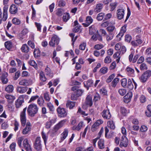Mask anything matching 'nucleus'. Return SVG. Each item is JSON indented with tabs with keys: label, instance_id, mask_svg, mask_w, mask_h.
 <instances>
[{
	"label": "nucleus",
	"instance_id": "nucleus-12",
	"mask_svg": "<svg viewBox=\"0 0 151 151\" xmlns=\"http://www.w3.org/2000/svg\"><path fill=\"white\" fill-rule=\"evenodd\" d=\"M124 10L123 9H119L116 11V16L118 18L121 19L124 17Z\"/></svg>",
	"mask_w": 151,
	"mask_h": 151
},
{
	"label": "nucleus",
	"instance_id": "nucleus-28",
	"mask_svg": "<svg viewBox=\"0 0 151 151\" xmlns=\"http://www.w3.org/2000/svg\"><path fill=\"white\" fill-rule=\"evenodd\" d=\"M75 102L68 101H67L66 106L67 107L69 108L70 109H72L74 107Z\"/></svg>",
	"mask_w": 151,
	"mask_h": 151
},
{
	"label": "nucleus",
	"instance_id": "nucleus-3",
	"mask_svg": "<svg viewBox=\"0 0 151 151\" xmlns=\"http://www.w3.org/2000/svg\"><path fill=\"white\" fill-rule=\"evenodd\" d=\"M8 7L4 6L2 14L1 9L0 8V24L2 23V21H5L7 18Z\"/></svg>",
	"mask_w": 151,
	"mask_h": 151
},
{
	"label": "nucleus",
	"instance_id": "nucleus-5",
	"mask_svg": "<svg viewBox=\"0 0 151 151\" xmlns=\"http://www.w3.org/2000/svg\"><path fill=\"white\" fill-rule=\"evenodd\" d=\"M59 42V39L58 37L56 35H54L52 37L49 44L51 46L54 47L55 45H58Z\"/></svg>",
	"mask_w": 151,
	"mask_h": 151
},
{
	"label": "nucleus",
	"instance_id": "nucleus-57",
	"mask_svg": "<svg viewBox=\"0 0 151 151\" xmlns=\"http://www.w3.org/2000/svg\"><path fill=\"white\" fill-rule=\"evenodd\" d=\"M99 126L95 123L92 126L91 130L92 132L96 131L99 128Z\"/></svg>",
	"mask_w": 151,
	"mask_h": 151
},
{
	"label": "nucleus",
	"instance_id": "nucleus-36",
	"mask_svg": "<svg viewBox=\"0 0 151 151\" xmlns=\"http://www.w3.org/2000/svg\"><path fill=\"white\" fill-rule=\"evenodd\" d=\"M4 45L5 47L8 50H10L12 47V45L11 42L7 41L5 42Z\"/></svg>",
	"mask_w": 151,
	"mask_h": 151
},
{
	"label": "nucleus",
	"instance_id": "nucleus-54",
	"mask_svg": "<svg viewBox=\"0 0 151 151\" xmlns=\"http://www.w3.org/2000/svg\"><path fill=\"white\" fill-rule=\"evenodd\" d=\"M89 34L91 35H93L95 29L93 26L92 25L89 27Z\"/></svg>",
	"mask_w": 151,
	"mask_h": 151
},
{
	"label": "nucleus",
	"instance_id": "nucleus-10",
	"mask_svg": "<svg viewBox=\"0 0 151 151\" xmlns=\"http://www.w3.org/2000/svg\"><path fill=\"white\" fill-rule=\"evenodd\" d=\"M102 117L105 119H109L110 118L111 115L109 109L104 110L101 113Z\"/></svg>",
	"mask_w": 151,
	"mask_h": 151
},
{
	"label": "nucleus",
	"instance_id": "nucleus-45",
	"mask_svg": "<svg viewBox=\"0 0 151 151\" xmlns=\"http://www.w3.org/2000/svg\"><path fill=\"white\" fill-rule=\"evenodd\" d=\"M12 22L13 24L17 25L20 24L21 23L20 20L16 18H14L12 19Z\"/></svg>",
	"mask_w": 151,
	"mask_h": 151
},
{
	"label": "nucleus",
	"instance_id": "nucleus-29",
	"mask_svg": "<svg viewBox=\"0 0 151 151\" xmlns=\"http://www.w3.org/2000/svg\"><path fill=\"white\" fill-rule=\"evenodd\" d=\"M45 72L46 74L50 78H52L53 76V74L52 73L51 71L50 68L47 66L45 70Z\"/></svg>",
	"mask_w": 151,
	"mask_h": 151
},
{
	"label": "nucleus",
	"instance_id": "nucleus-37",
	"mask_svg": "<svg viewBox=\"0 0 151 151\" xmlns=\"http://www.w3.org/2000/svg\"><path fill=\"white\" fill-rule=\"evenodd\" d=\"M107 124L108 127L111 129H114L115 128V125L113 121H111L108 122Z\"/></svg>",
	"mask_w": 151,
	"mask_h": 151
},
{
	"label": "nucleus",
	"instance_id": "nucleus-15",
	"mask_svg": "<svg viewBox=\"0 0 151 151\" xmlns=\"http://www.w3.org/2000/svg\"><path fill=\"white\" fill-rule=\"evenodd\" d=\"M84 92V90L81 89H78L75 92L76 95V96L73 95H72L71 97V99L72 100H75L76 99L77 97L81 96Z\"/></svg>",
	"mask_w": 151,
	"mask_h": 151
},
{
	"label": "nucleus",
	"instance_id": "nucleus-50",
	"mask_svg": "<svg viewBox=\"0 0 151 151\" xmlns=\"http://www.w3.org/2000/svg\"><path fill=\"white\" fill-rule=\"evenodd\" d=\"M104 14L102 13H101L99 14L96 17V19L98 21L102 20L104 17Z\"/></svg>",
	"mask_w": 151,
	"mask_h": 151
},
{
	"label": "nucleus",
	"instance_id": "nucleus-27",
	"mask_svg": "<svg viewBox=\"0 0 151 151\" xmlns=\"http://www.w3.org/2000/svg\"><path fill=\"white\" fill-rule=\"evenodd\" d=\"M84 86L88 88L89 87L92 86L93 85V81L91 79H90L86 81H85L84 83Z\"/></svg>",
	"mask_w": 151,
	"mask_h": 151
},
{
	"label": "nucleus",
	"instance_id": "nucleus-32",
	"mask_svg": "<svg viewBox=\"0 0 151 151\" xmlns=\"http://www.w3.org/2000/svg\"><path fill=\"white\" fill-rule=\"evenodd\" d=\"M70 18L69 14L67 12L64 13L63 17V20L64 22H66Z\"/></svg>",
	"mask_w": 151,
	"mask_h": 151
},
{
	"label": "nucleus",
	"instance_id": "nucleus-42",
	"mask_svg": "<svg viewBox=\"0 0 151 151\" xmlns=\"http://www.w3.org/2000/svg\"><path fill=\"white\" fill-rule=\"evenodd\" d=\"M23 102L22 100H20V99L17 100L15 103V105L17 108H19L22 105Z\"/></svg>",
	"mask_w": 151,
	"mask_h": 151
},
{
	"label": "nucleus",
	"instance_id": "nucleus-11",
	"mask_svg": "<svg viewBox=\"0 0 151 151\" xmlns=\"http://www.w3.org/2000/svg\"><path fill=\"white\" fill-rule=\"evenodd\" d=\"M31 123L29 122H27L26 126L22 131V133L24 135L27 134H28L31 131Z\"/></svg>",
	"mask_w": 151,
	"mask_h": 151
},
{
	"label": "nucleus",
	"instance_id": "nucleus-23",
	"mask_svg": "<svg viewBox=\"0 0 151 151\" xmlns=\"http://www.w3.org/2000/svg\"><path fill=\"white\" fill-rule=\"evenodd\" d=\"M126 25H125L122 27L120 32L116 36L117 37H119L120 36L122 37L124 35V33H125L126 31Z\"/></svg>",
	"mask_w": 151,
	"mask_h": 151
},
{
	"label": "nucleus",
	"instance_id": "nucleus-58",
	"mask_svg": "<svg viewBox=\"0 0 151 151\" xmlns=\"http://www.w3.org/2000/svg\"><path fill=\"white\" fill-rule=\"evenodd\" d=\"M115 74L114 73L110 75L107 79L106 80V82L108 83L110 82L115 77Z\"/></svg>",
	"mask_w": 151,
	"mask_h": 151
},
{
	"label": "nucleus",
	"instance_id": "nucleus-31",
	"mask_svg": "<svg viewBox=\"0 0 151 151\" xmlns=\"http://www.w3.org/2000/svg\"><path fill=\"white\" fill-rule=\"evenodd\" d=\"M102 6L103 5L101 4H97L96 5V8L94 9L95 12L98 13L101 12L103 8Z\"/></svg>",
	"mask_w": 151,
	"mask_h": 151
},
{
	"label": "nucleus",
	"instance_id": "nucleus-62",
	"mask_svg": "<svg viewBox=\"0 0 151 151\" xmlns=\"http://www.w3.org/2000/svg\"><path fill=\"white\" fill-rule=\"evenodd\" d=\"M132 97V92H128L127 94L124 97L125 98L129 100Z\"/></svg>",
	"mask_w": 151,
	"mask_h": 151
},
{
	"label": "nucleus",
	"instance_id": "nucleus-43",
	"mask_svg": "<svg viewBox=\"0 0 151 151\" xmlns=\"http://www.w3.org/2000/svg\"><path fill=\"white\" fill-rule=\"evenodd\" d=\"M44 103V100L42 97H40L37 99V103L39 106H42Z\"/></svg>",
	"mask_w": 151,
	"mask_h": 151
},
{
	"label": "nucleus",
	"instance_id": "nucleus-7",
	"mask_svg": "<svg viewBox=\"0 0 151 151\" xmlns=\"http://www.w3.org/2000/svg\"><path fill=\"white\" fill-rule=\"evenodd\" d=\"M128 140L125 135L122 136L120 140L119 146L121 147H126L128 145Z\"/></svg>",
	"mask_w": 151,
	"mask_h": 151
},
{
	"label": "nucleus",
	"instance_id": "nucleus-9",
	"mask_svg": "<svg viewBox=\"0 0 151 151\" xmlns=\"http://www.w3.org/2000/svg\"><path fill=\"white\" fill-rule=\"evenodd\" d=\"M57 111L59 116L60 117H64L67 115V113L65 109L63 108L58 107L57 109Z\"/></svg>",
	"mask_w": 151,
	"mask_h": 151
},
{
	"label": "nucleus",
	"instance_id": "nucleus-4",
	"mask_svg": "<svg viewBox=\"0 0 151 151\" xmlns=\"http://www.w3.org/2000/svg\"><path fill=\"white\" fill-rule=\"evenodd\" d=\"M34 148L37 151H41L42 145L41 139L40 137H37L35 139L34 145Z\"/></svg>",
	"mask_w": 151,
	"mask_h": 151
},
{
	"label": "nucleus",
	"instance_id": "nucleus-16",
	"mask_svg": "<svg viewBox=\"0 0 151 151\" xmlns=\"http://www.w3.org/2000/svg\"><path fill=\"white\" fill-rule=\"evenodd\" d=\"M66 122V119H64L60 121L54 127V129L55 131H57L60 128L62 127Z\"/></svg>",
	"mask_w": 151,
	"mask_h": 151
},
{
	"label": "nucleus",
	"instance_id": "nucleus-14",
	"mask_svg": "<svg viewBox=\"0 0 151 151\" xmlns=\"http://www.w3.org/2000/svg\"><path fill=\"white\" fill-rule=\"evenodd\" d=\"M93 19L91 16H88L86 17V23H83L82 25L85 27H88L93 22Z\"/></svg>",
	"mask_w": 151,
	"mask_h": 151
},
{
	"label": "nucleus",
	"instance_id": "nucleus-19",
	"mask_svg": "<svg viewBox=\"0 0 151 151\" xmlns=\"http://www.w3.org/2000/svg\"><path fill=\"white\" fill-rule=\"evenodd\" d=\"M18 9L17 6L14 4L11 5L9 9V12L12 14H15L17 12Z\"/></svg>",
	"mask_w": 151,
	"mask_h": 151
},
{
	"label": "nucleus",
	"instance_id": "nucleus-17",
	"mask_svg": "<svg viewBox=\"0 0 151 151\" xmlns=\"http://www.w3.org/2000/svg\"><path fill=\"white\" fill-rule=\"evenodd\" d=\"M31 84L29 80L25 79H20L19 84L20 85L28 86Z\"/></svg>",
	"mask_w": 151,
	"mask_h": 151
},
{
	"label": "nucleus",
	"instance_id": "nucleus-34",
	"mask_svg": "<svg viewBox=\"0 0 151 151\" xmlns=\"http://www.w3.org/2000/svg\"><path fill=\"white\" fill-rule=\"evenodd\" d=\"M21 50L23 52L25 53H27L29 50L28 47L26 44L22 45L21 48Z\"/></svg>",
	"mask_w": 151,
	"mask_h": 151
},
{
	"label": "nucleus",
	"instance_id": "nucleus-25",
	"mask_svg": "<svg viewBox=\"0 0 151 151\" xmlns=\"http://www.w3.org/2000/svg\"><path fill=\"white\" fill-rule=\"evenodd\" d=\"M17 89L18 92L20 93H23L27 91V87H18Z\"/></svg>",
	"mask_w": 151,
	"mask_h": 151
},
{
	"label": "nucleus",
	"instance_id": "nucleus-18",
	"mask_svg": "<svg viewBox=\"0 0 151 151\" xmlns=\"http://www.w3.org/2000/svg\"><path fill=\"white\" fill-rule=\"evenodd\" d=\"M85 104L88 106H91L93 105L92 97L90 95H88L86 99Z\"/></svg>",
	"mask_w": 151,
	"mask_h": 151
},
{
	"label": "nucleus",
	"instance_id": "nucleus-52",
	"mask_svg": "<svg viewBox=\"0 0 151 151\" xmlns=\"http://www.w3.org/2000/svg\"><path fill=\"white\" fill-rule=\"evenodd\" d=\"M42 136L44 140L45 144L46 142L47 141V135L45 134L43 132H42Z\"/></svg>",
	"mask_w": 151,
	"mask_h": 151
},
{
	"label": "nucleus",
	"instance_id": "nucleus-51",
	"mask_svg": "<svg viewBox=\"0 0 151 151\" xmlns=\"http://www.w3.org/2000/svg\"><path fill=\"white\" fill-rule=\"evenodd\" d=\"M108 68L106 67H104L100 69V72L103 74H105L107 73Z\"/></svg>",
	"mask_w": 151,
	"mask_h": 151
},
{
	"label": "nucleus",
	"instance_id": "nucleus-20",
	"mask_svg": "<svg viewBox=\"0 0 151 151\" xmlns=\"http://www.w3.org/2000/svg\"><path fill=\"white\" fill-rule=\"evenodd\" d=\"M126 70L127 74L129 76L132 77L134 76V71L133 68H131L129 66H128L126 68Z\"/></svg>",
	"mask_w": 151,
	"mask_h": 151
},
{
	"label": "nucleus",
	"instance_id": "nucleus-44",
	"mask_svg": "<svg viewBox=\"0 0 151 151\" xmlns=\"http://www.w3.org/2000/svg\"><path fill=\"white\" fill-rule=\"evenodd\" d=\"M28 63L30 65L33 66L35 68L37 69V65L35 61L33 60H30Z\"/></svg>",
	"mask_w": 151,
	"mask_h": 151
},
{
	"label": "nucleus",
	"instance_id": "nucleus-41",
	"mask_svg": "<svg viewBox=\"0 0 151 151\" xmlns=\"http://www.w3.org/2000/svg\"><path fill=\"white\" fill-rule=\"evenodd\" d=\"M40 80L43 82H45L46 80L44 73L42 71L40 73Z\"/></svg>",
	"mask_w": 151,
	"mask_h": 151
},
{
	"label": "nucleus",
	"instance_id": "nucleus-49",
	"mask_svg": "<svg viewBox=\"0 0 151 151\" xmlns=\"http://www.w3.org/2000/svg\"><path fill=\"white\" fill-rule=\"evenodd\" d=\"M147 65L145 63H142L140 66V69L141 70H147Z\"/></svg>",
	"mask_w": 151,
	"mask_h": 151
},
{
	"label": "nucleus",
	"instance_id": "nucleus-26",
	"mask_svg": "<svg viewBox=\"0 0 151 151\" xmlns=\"http://www.w3.org/2000/svg\"><path fill=\"white\" fill-rule=\"evenodd\" d=\"M68 129H65L63 132L61 134L62 137H61V140L60 142H62L66 138L68 135Z\"/></svg>",
	"mask_w": 151,
	"mask_h": 151
},
{
	"label": "nucleus",
	"instance_id": "nucleus-61",
	"mask_svg": "<svg viewBox=\"0 0 151 151\" xmlns=\"http://www.w3.org/2000/svg\"><path fill=\"white\" fill-rule=\"evenodd\" d=\"M14 130L15 132L17 131L19 128V124L18 122L16 120L15 121V122L14 124Z\"/></svg>",
	"mask_w": 151,
	"mask_h": 151
},
{
	"label": "nucleus",
	"instance_id": "nucleus-30",
	"mask_svg": "<svg viewBox=\"0 0 151 151\" xmlns=\"http://www.w3.org/2000/svg\"><path fill=\"white\" fill-rule=\"evenodd\" d=\"M114 33H109V34H107L106 35V38L107 41L109 42L112 40L114 37Z\"/></svg>",
	"mask_w": 151,
	"mask_h": 151
},
{
	"label": "nucleus",
	"instance_id": "nucleus-64",
	"mask_svg": "<svg viewBox=\"0 0 151 151\" xmlns=\"http://www.w3.org/2000/svg\"><path fill=\"white\" fill-rule=\"evenodd\" d=\"M16 145V143L14 142H13L11 144L10 146V148L11 151H15Z\"/></svg>",
	"mask_w": 151,
	"mask_h": 151
},
{
	"label": "nucleus",
	"instance_id": "nucleus-35",
	"mask_svg": "<svg viewBox=\"0 0 151 151\" xmlns=\"http://www.w3.org/2000/svg\"><path fill=\"white\" fill-rule=\"evenodd\" d=\"M47 106L48 108L50 111L53 113L55 111V108L54 106L51 102L47 103Z\"/></svg>",
	"mask_w": 151,
	"mask_h": 151
},
{
	"label": "nucleus",
	"instance_id": "nucleus-13",
	"mask_svg": "<svg viewBox=\"0 0 151 151\" xmlns=\"http://www.w3.org/2000/svg\"><path fill=\"white\" fill-rule=\"evenodd\" d=\"M23 145L26 151H32L31 146L29 143L28 140L27 139H25L23 140Z\"/></svg>",
	"mask_w": 151,
	"mask_h": 151
},
{
	"label": "nucleus",
	"instance_id": "nucleus-8",
	"mask_svg": "<svg viewBox=\"0 0 151 151\" xmlns=\"http://www.w3.org/2000/svg\"><path fill=\"white\" fill-rule=\"evenodd\" d=\"M140 35L136 36V40L133 41L131 42L132 45L134 47H136L138 45H141L142 43V41L140 39Z\"/></svg>",
	"mask_w": 151,
	"mask_h": 151
},
{
	"label": "nucleus",
	"instance_id": "nucleus-55",
	"mask_svg": "<svg viewBox=\"0 0 151 151\" xmlns=\"http://www.w3.org/2000/svg\"><path fill=\"white\" fill-rule=\"evenodd\" d=\"M81 25H77L73 29V31L75 32H81Z\"/></svg>",
	"mask_w": 151,
	"mask_h": 151
},
{
	"label": "nucleus",
	"instance_id": "nucleus-22",
	"mask_svg": "<svg viewBox=\"0 0 151 151\" xmlns=\"http://www.w3.org/2000/svg\"><path fill=\"white\" fill-rule=\"evenodd\" d=\"M122 55L121 53V52L117 51L115 52L113 55V57L114 58L116 59V61L117 63H119L120 61V58Z\"/></svg>",
	"mask_w": 151,
	"mask_h": 151
},
{
	"label": "nucleus",
	"instance_id": "nucleus-63",
	"mask_svg": "<svg viewBox=\"0 0 151 151\" xmlns=\"http://www.w3.org/2000/svg\"><path fill=\"white\" fill-rule=\"evenodd\" d=\"M23 140V138L22 137H19L17 139V143L19 147H22V143Z\"/></svg>",
	"mask_w": 151,
	"mask_h": 151
},
{
	"label": "nucleus",
	"instance_id": "nucleus-56",
	"mask_svg": "<svg viewBox=\"0 0 151 151\" xmlns=\"http://www.w3.org/2000/svg\"><path fill=\"white\" fill-rule=\"evenodd\" d=\"M86 46V42H83L79 46V49L81 50H84Z\"/></svg>",
	"mask_w": 151,
	"mask_h": 151
},
{
	"label": "nucleus",
	"instance_id": "nucleus-39",
	"mask_svg": "<svg viewBox=\"0 0 151 151\" xmlns=\"http://www.w3.org/2000/svg\"><path fill=\"white\" fill-rule=\"evenodd\" d=\"M98 145L100 149H102L104 148V141L103 139L99 140L98 142Z\"/></svg>",
	"mask_w": 151,
	"mask_h": 151
},
{
	"label": "nucleus",
	"instance_id": "nucleus-33",
	"mask_svg": "<svg viewBox=\"0 0 151 151\" xmlns=\"http://www.w3.org/2000/svg\"><path fill=\"white\" fill-rule=\"evenodd\" d=\"M13 90L14 87L12 85H8L5 88V91L8 93L12 92Z\"/></svg>",
	"mask_w": 151,
	"mask_h": 151
},
{
	"label": "nucleus",
	"instance_id": "nucleus-2",
	"mask_svg": "<svg viewBox=\"0 0 151 151\" xmlns=\"http://www.w3.org/2000/svg\"><path fill=\"white\" fill-rule=\"evenodd\" d=\"M151 76V70H147L143 73L139 79L141 82L144 83L146 82Z\"/></svg>",
	"mask_w": 151,
	"mask_h": 151
},
{
	"label": "nucleus",
	"instance_id": "nucleus-47",
	"mask_svg": "<svg viewBox=\"0 0 151 151\" xmlns=\"http://www.w3.org/2000/svg\"><path fill=\"white\" fill-rule=\"evenodd\" d=\"M119 78H115L111 82V86L113 87H115L119 81Z\"/></svg>",
	"mask_w": 151,
	"mask_h": 151
},
{
	"label": "nucleus",
	"instance_id": "nucleus-21",
	"mask_svg": "<svg viewBox=\"0 0 151 151\" xmlns=\"http://www.w3.org/2000/svg\"><path fill=\"white\" fill-rule=\"evenodd\" d=\"M106 30L109 33H113L114 34L116 28L114 25H110L106 27Z\"/></svg>",
	"mask_w": 151,
	"mask_h": 151
},
{
	"label": "nucleus",
	"instance_id": "nucleus-24",
	"mask_svg": "<svg viewBox=\"0 0 151 151\" xmlns=\"http://www.w3.org/2000/svg\"><path fill=\"white\" fill-rule=\"evenodd\" d=\"M84 126L83 122L81 121V122L77 126H73L72 127V129L73 130H77V131H79L82 127Z\"/></svg>",
	"mask_w": 151,
	"mask_h": 151
},
{
	"label": "nucleus",
	"instance_id": "nucleus-46",
	"mask_svg": "<svg viewBox=\"0 0 151 151\" xmlns=\"http://www.w3.org/2000/svg\"><path fill=\"white\" fill-rule=\"evenodd\" d=\"M117 3L115 2L114 3H112L110 4L109 7L111 11H113L116 8L117 6Z\"/></svg>",
	"mask_w": 151,
	"mask_h": 151
},
{
	"label": "nucleus",
	"instance_id": "nucleus-53",
	"mask_svg": "<svg viewBox=\"0 0 151 151\" xmlns=\"http://www.w3.org/2000/svg\"><path fill=\"white\" fill-rule=\"evenodd\" d=\"M104 62L105 63L109 64L111 61V57L109 56H107L104 59Z\"/></svg>",
	"mask_w": 151,
	"mask_h": 151
},
{
	"label": "nucleus",
	"instance_id": "nucleus-1",
	"mask_svg": "<svg viewBox=\"0 0 151 151\" xmlns=\"http://www.w3.org/2000/svg\"><path fill=\"white\" fill-rule=\"evenodd\" d=\"M38 108L36 104H30L28 106L27 112L28 114L31 117L35 116L38 112Z\"/></svg>",
	"mask_w": 151,
	"mask_h": 151
},
{
	"label": "nucleus",
	"instance_id": "nucleus-59",
	"mask_svg": "<svg viewBox=\"0 0 151 151\" xmlns=\"http://www.w3.org/2000/svg\"><path fill=\"white\" fill-rule=\"evenodd\" d=\"M44 97L45 100L47 101H49L50 98L49 96L48 93H45L44 94Z\"/></svg>",
	"mask_w": 151,
	"mask_h": 151
},
{
	"label": "nucleus",
	"instance_id": "nucleus-38",
	"mask_svg": "<svg viewBox=\"0 0 151 151\" xmlns=\"http://www.w3.org/2000/svg\"><path fill=\"white\" fill-rule=\"evenodd\" d=\"M5 97L8 100L10 101L11 102H12L15 99V97L11 95L6 94L5 96Z\"/></svg>",
	"mask_w": 151,
	"mask_h": 151
},
{
	"label": "nucleus",
	"instance_id": "nucleus-6",
	"mask_svg": "<svg viewBox=\"0 0 151 151\" xmlns=\"http://www.w3.org/2000/svg\"><path fill=\"white\" fill-rule=\"evenodd\" d=\"M27 109V108H25L23 111L21 113L20 115V121L22 126L24 127L26 124V119L25 116V112Z\"/></svg>",
	"mask_w": 151,
	"mask_h": 151
},
{
	"label": "nucleus",
	"instance_id": "nucleus-60",
	"mask_svg": "<svg viewBox=\"0 0 151 151\" xmlns=\"http://www.w3.org/2000/svg\"><path fill=\"white\" fill-rule=\"evenodd\" d=\"M118 93L121 96H123L126 93V91L124 89H119L118 91Z\"/></svg>",
	"mask_w": 151,
	"mask_h": 151
},
{
	"label": "nucleus",
	"instance_id": "nucleus-48",
	"mask_svg": "<svg viewBox=\"0 0 151 151\" xmlns=\"http://www.w3.org/2000/svg\"><path fill=\"white\" fill-rule=\"evenodd\" d=\"M121 85L122 87L124 88L127 86V80L125 78L122 79L121 80Z\"/></svg>",
	"mask_w": 151,
	"mask_h": 151
},
{
	"label": "nucleus",
	"instance_id": "nucleus-40",
	"mask_svg": "<svg viewBox=\"0 0 151 151\" xmlns=\"http://www.w3.org/2000/svg\"><path fill=\"white\" fill-rule=\"evenodd\" d=\"M127 87L130 90H132L133 88V85L131 79H129L128 80Z\"/></svg>",
	"mask_w": 151,
	"mask_h": 151
}]
</instances>
